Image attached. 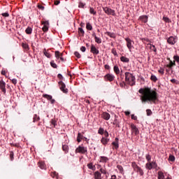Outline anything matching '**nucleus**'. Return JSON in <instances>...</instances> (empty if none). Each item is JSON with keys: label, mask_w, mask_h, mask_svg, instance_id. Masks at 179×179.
Returning <instances> with one entry per match:
<instances>
[{"label": "nucleus", "mask_w": 179, "mask_h": 179, "mask_svg": "<svg viewBox=\"0 0 179 179\" xmlns=\"http://www.w3.org/2000/svg\"><path fill=\"white\" fill-rule=\"evenodd\" d=\"M131 120H134V121H136L138 120V117L135 116V115H131Z\"/></svg>", "instance_id": "nucleus-62"}, {"label": "nucleus", "mask_w": 179, "mask_h": 179, "mask_svg": "<svg viewBox=\"0 0 179 179\" xmlns=\"http://www.w3.org/2000/svg\"><path fill=\"white\" fill-rule=\"evenodd\" d=\"M50 65H51V67L52 68H55V69H57V64H55V62H54V61H52V62H50Z\"/></svg>", "instance_id": "nucleus-48"}, {"label": "nucleus", "mask_w": 179, "mask_h": 179, "mask_svg": "<svg viewBox=\"0 0 179 179\" xmlns=\"http://www.w3.org/2000/svg\"><path fill=\"white\" fill-rule=\"evenodd\" d=\"M106 34L107 36H108L109 37H110L111 38H115V34H114L113 32L107 31V32H106Z\"/></svg>", "instance_id": "nucleus-29"}, {"label": "nucleus", "mask_w": 179, "mask_h": 179, "mask_svg": "<svg viewBox=\"0 0 179 179\" xmlns=\"http://www.w3.org/2000/svg\"><path fill=\"white\" fill-rule=\"evenodd\" d=\"M95 42L97 43V44H101V38L95 36Z\"/></svg>", "instance_id": "nucleus-42"}, {"label": "nucleus", "mask_w": 179, "mask_h": 179, "mask_svg": "<svg viewBox=\"0 0 179 179\" xmlns=\"http://www.w3.org/2000/svg\"><path fill=\"white\" fill-rule=\"evenodd\" d=\"M99 171L101 173V174H107V171L103 168H101Z\"/></svg>", "instance_id": "nucleus-50"}, {"label": "nucleus", "mask_w": 179, "mask_h": 179, "mask_svg": "<svg viewBox=\"0 0 179 179\" xmlns=\"http://www.w3.org/2000/svg\"><path fill=\"white\" fill-rule=\"evenodd\" d=\"M43 97H44V99H47V100H52V96L49 94H43Z\"/></svg>", "instance_id": "nucleus-37"}, {"label": "nucleus", "mask_w": 179, "mask_h": 179, "mask_svg": "<svg viewBox=\"0 0 179 179\" xmlns=\"http://www.w3.org/2000/svg\"><path fill=\"white\" fill-rule=\"evenodd\" d=\"M170 62L169 64L166 66L167 68H169V69H171V68H173V66H174V65H176V62H173L171 60H170V59H169Z\"/></svg>", "instance_id": "nucleus-25"}, {"label": "nucleus", "mask_w": 179, "mask_h": 179, "mask_svg": "<svg viewBox=\"0 0 179 179\" xmlns=\"http://www.w3.org/2000/svg\"><path fill=\"white\" fill-rule=\"evenodd\" d=\"M38 167L41 169V170H46L47 169V166H45V163L44 162H39L38 163Z\"/></svg>", "instance_id": "nucleus-17"}, {"label": "nucleus", "mask_w": 179, "mask_h": 179, "mask_svg": "<svg viewBox=\"0 0 179 179\" xmlns=\"http://www.w3.org/2000/svg\"><path fill=\"white\" fill-rule=\"evenodd\" d=\"M59 86L60 90L62 91L63 93H65V94L68 93V88H66V85L62 80H60L59 82Z\"/></svg>", "instance_id": "nucleus-7"}, {"label": "nucleus", "mask_w": 179, "mask_h": 179, "mask_svg": "<svg viewBox=\"0 0 179 179\" xmlns=\"http://www.w3.org/2000/svg\"><path fill=\"white\" fill-rule=\"evenodd\" d=\"M124 75H125V82H127V85H129L130 86H134L136 83L135 76H134V74L129 72H126Z\"/></svg>", "instance_id": "nucleus-2"}, {"label": "nucleus", "mask_w": 179, "mask_h": 179, "mask_svg": "<svg viewBox=\"0 0 179 179\" xmlns=\"http://www.w3.org/2000/svg\"><path fill=\"white\" fill-rule=\"evenodd\" d=\"M78 7L80 8H85V3L80 2L78 4Z\"/></svg>", "instance_id": "nucleus-63"}, {"label": "nucleus", "mask_w": 179, "mask_h": 179, "mask_svg": "<svg viewBox=\"0 0 179 179\" xmlns=\"http://www.w3.org/2000/svg\"><path fill=\"white\" fill-rule=\"evenodd\" d=\"M120 61H122V62L128 63V62H129V59L126 57L125 56H122L120 57Z\"/></svg>", "instance_id": "nucleus-26"}, {"label": "nucleus", "mask_w": 179, "mask_h": 179, "mask_svg": "<svg viewBox=\"0 0 179 179\" xmlns=\"http://www.w3.org/2000/svg\"><path fill=\"white\" fill-rule=\"evenodd\" d=\"M90 13L92 14V15H96L97 13L96 12V10H94V8L90 7Z\"/></svg>", "instance_id": "nucleus-44"}, {"label": "nucleus", "mask_w": 179, "mask_h": 179, "mask_svg": "<svg viewBox=\"0 0 179 179\" xmlns=\"http://www.w3.org/2000/svg\"><path fill=\"white\" fill-rule=\"evenodd\" d=\"M131 134L134 135L136 136V135H139V129L136 127V125L131 124Z\"/></svg>", "instance_id": "nucleus-8"}, {"label": "nucleus", "mask_w": 179, "mask_h": 179, "mask_svg": "<svg viewBox=\"0 0 179 179\" xmlns=\"http://www.w3.org/2000/svg\"><path fill=\"white\" fill-rule=\"evenodd\" d=\"M149 17L148 15H141L139 17L138 20L143 22V23H148Z\"/></svg>", "instance_id": "nucleus-16"}, {"label": "nucleus", "mask_w": 179, "mask_h": 179, "mask_svg": "<svg viewBox=\"0 0 179 179\" xmlns=\"http://www.w3.org/2000/svg\"><path fill=\"white\" fill-rule=\"evenodd\" d=\"M162 20L166 23H171V20L167 17H163Z\"/></svg>", "instance_id": "nucleus-34"}, {"label": "nucleus", "mask_w": 179, "mask_h": 179, "mask_svg": "<svg viewBox=\"0 0 179 179\" xmlns=\"http://www.w3.org/2000/svg\"><path fill=\"white\" fill-rule=\"evenodd\" d=\"M83 138H84L83 135H82L81 133H78L77 136V142L78 143L82 142V139H83Z\"/></svg>", "instance_id": "nucleus-24"}, {"label": "nucleus", "mask_w": 179, "mask_h": 179, "mask_svg": "<svg viewBox=\"0 0 179 179\" xmlns=\"http://www.w3.org/2000/svg\"><path fill=\"white\" fill-rule=\"evenodd\" d=\"M138 93L142 94L141 96L142 103H150V104H156V102L157 100H159V94H157V92L152 90L150 87L141 88L138 90Z\"/></svg>", "instance_id": "nucleus-1"}, {"label": "nucleus", "mask_w": 179, "mask_h": 179, "mask_svg": "<svg viewBox=\"0 0 179 179\" xmlns=\"http://www.w3.org/2000/svg\"><path fill=\"white\" fill-rule=\"evenodd\" d=\"M103 134H104V136H105L103 138H108V136H109L108 131H105Z\"/></svg>", "instance_id": "nucleus-56"}, {"label": "nucleus", "mask_w": 179, "mask_h": 179, "mask_svg": "<svg viewBox=\"0 0 179 179\" xmlns=\"http://www.w3.org/2000/svg\"><path fill=\"white\" fill-rule=\"evenodd\" d=\"M87 166L88 169H90V170H92V171H96V166L93 165V162L87 164Z\"/></svg>", "instance_id": "nucleus-21"}, {"label": "nucleus", "mask_w": 179, "mask_h": 179, "mask_svg": "<svg viewBox=\"0 0 179 179\" xmlns=\"http://www.w3.org/2000/svg\"><path fill=\"white\" fill-rule=\"evenodd\" d=\"M173 59L176 61V62H179V56L178 55L174 56Z\"/></svg>", "instance_id": "nucleus-57"}, {"label": "nucleus", "mask_w": 179, "mask_h": 179, "mask_svg": "<svg viewBox=\"0 0 179 179\" xmlns=\"http://www.w3.org/2000/svg\"><path fill=\"white\" fill-rule=\"evenodd\" d=\"M101 117L106 121H108V120H110V118L111 117V115H110V113H108L107 112H103L101 114Z\"/></svg>", "instance_id": "nucleus-12"}, {"label": "nucleus", "mask_w": 179, "mask_h": 179, "mask_svg": "<svg viewBox=\"0 0 179 179\" xmlns=\"http://www.w3.org/2000/svg\"><path fill=\"white\" fill-rule=\"evenodd\" d=\"M51 177H52V178L58 179V173H57V172H52L51 173Z\"/></svg>", "instance_id": "nucleus-39"}, {"label": "nucleus", "mask_w": 179, "mask_h": 179, "mask_svg": "<svg viewBox=\"0 0 179 179\" xmlns=\"http://www.w3.org/2000/svg\"><path fill=\"white\" fill-rule=\"evenodd\" d=\"M157 167V164L155 162H149L145 164V169L148 170H152V169H156Z\"/></svg>", "instance_id": "nucleus-5"}, {"label": "nucleus", "mask_w": 179, "mask_h": 179, "mask_svg": "<svg viewBox=\"0 0 179 179\" xmlns=\"http://www.w3.org/2000/svg\"><path fill=\"white\" fill-rule=\"evenodd\" d=\"M131 167L134 169V171L139 174V176H143V174H145V173L143 172V169L138 166V164H136V162H131Z\"/></svg>", "instance_id": "nucleus-3"}, {"label": "nucleus", "mask_w": 179, "mask_h": 179, "mask_svg": "<svg viewBox=\"0 0 179 179\" xmlns=\"http://www.w3.org/2000/svg\"><path fill=\"white\" fill-rule=\"evenodd\" d=\"M117 169L119 170V171H120V173H121V174H122V173H124V168L122 167V166L117 165Z\"/></svg>", "instance_id": "nucleus-35"}, {"label": "nucleus", "mask_w": 179, "mask_h": 179, "mask_svg": "<svg viewBox=\"0 0 179 179\" xmlns=\"http://www.w3.org/2000/svg\"><path fill=\"white\" fill-rule=\"evenodd\" d=\"M74 55L76 57H77L78 58H80V57H81L80 53H79L78 52H75Z\"/></svg>", "instance_id": "nucleus-53"}, {"label": "nucleus", "mask_w": 179, "mask_h": 179, "mask_svg": "<svg viewBox=\"0 0 179 179\" xmlns=\"http://www.w3.org/2000/svg\"><path fill=\"white\" fill-rule=\"evenodd\" d=\"M90 52L94 54V55H97L99 54L100 52L99 51V50H97V48H96V46H94V45H92Z\"/></svg>", "instance_id": "nucleus-15"}, {"label": "nucleus", "mask_w": 179, "mask_h": 179, "mask_svg": "<svg viewBox=\"0 0 179 179\" xmlns=\"http://www.w3.org/2000/svg\"><path fill=\"white\" fill-rule=\"evenodd\" d=\"M5 86H6V83L2 80H0V89L1 92H3V94H6V88Z\"/></svg>", "instance_id": "nucleus-10"}, {"label": "nucleus", "mask_w": 179, "mask_h": 179, "mask_svg": "<svg viewBox=\"0 0 179 179\" xmlns=\"http://www.w3.org/2000/svg\"><path fill=\"white\" fill-rule=\"evenodd\" d=\"M55 55L57 59H59L62 55H64L63 53L59 52V51H55Z\"/></svg>", "instance_id": "nucleus-22"}, {"label": "nucleus", "mask_w": 179, "mask_h": 179, "mask_svg": "<svg viewBox=\"0 0 179 179\" xmlns=\"http://www.w3.org/2000/svg\"><path fill=\"white\" fill-rule=\"evenodd\" d=\"M2 16H3L4 17H9V13H3L1 14Z\"/></svg>", "instance_id": "nucleus-54"}, {"label": "nucleus", "mask_w": 179, "mask_h": 179, "mask_svg": "<svg viewBox=\"0 0 179 179\" xmlns=\"http://www.w3.org/2000/svg\"><path fill=\"white\" fill-rule=\"evenodd\" d=\"M158 72L162 75H164V69H160Z\"/></svg>", "instance_id": "nucleus-60"}, {"label": "nucleus", "mask_w": 179, "mask_h": 179, "mask_svg": "<svg viewBox=\"0 0 179 179\" xmlns=\"http://www.w3.org/2000/svg\"><path fill=\"white\" fill-rule=\"evenodd\" d=\"M164 173L162 171L158 172V179H164Z\"/></svg>", "instance_id": "nucleus-32"}, {"label": "nucleus", "mask_w": 179, "mask_h": 179, "mask_svg": "<svg viewBox=\"0 0 179 179\" xmlns=\"http://www.w3.org/2000/svg\"><path fill=\"white\" fill-rule=\"evenodd\" d=\"M86 29H87V30H93V27L92 26L90 22H87L86 24Z\"/></svg>", "instance_id": "nucleus-33"}, {"label": "nucleus", "mask_w": 179, "mask_h": 179, "mask_svg": "<svg viewBox=\"0 0 179 179\" xmlns=\"http://www.w3.org/2000/svg\"><path fill=\"white\" fill-rule=\"evenodd\" d=\"M33 32V28L28 27L26 29H25V33L27 34H31V33Z\"/></svg>", "instance_id": "nucleus-27"}, {"label": "nucleus", "mask_w": 179, "mask_h": 179, "mask_svg": "<svg viewBox=\"0 0 179 179\" xmlns=\"http://www.w3.org/2000/svg\"><path fill=\"white\" fill-rule=\"evenodd\" d=\"M111 52L112 54H113V55H117V50H115V48H113Z\"/></svg>", "instance_id": "nucleus-58"}, {"label": "nucleus", "mask_w": 179, "mask_h": 179, "mask_svg": "<svg viewBox=\"0 0 179 179\" xmlns=\"http://www.w3.org/2000/svg\"><path fill=\"white\" fill-rule=\"evenodd\" d=\"M146 113H147V115H148V116H150L151 114H152V110H150V109H147Z\"/></svg>", "instance_id": "nucleus-52"}, {"label": "nucleus", "mask_w": 179, "mask_h": 179, "mask_svg": "<svg viewBox=\"0 0 179 179\" xmlns=\"http://www.w3.org/2000/svg\"><path fill=\"white\" fill-rule=\"evenodd\" d=\"M108 142H110V138H107L103 137V138L101 139V143L102 145H103L104 146H106V145H107V143H108Z\"/></svg>", "instance_id": "nucleus-19"}, {"label": "nucleus", "mask_w": 179, "mask_h": 179, "mask_svg": "<svg viewBox=\"0 0 179 179\" xmlns=\"http://www.w3.org/2000/svg\"><path fill=\"white\" fill-rule=\"evenodd\" d=\"M103 12L106 13V15H112V16H115V10L108 8V7H103Z\"/></svg>", "instance_id": "nucleus-6"}, {"label": "nucleus", "mask_w": 179, "mask_h": 179, "mask_svg": "<svg viewBox=\"0 0 179 179\" xmlns=\"http://www.w3.org/2000/svg\"><path fill=\"white\" fill-rule=\"evenodd\" d=\"M177 41H178L177 36H170L167 39V43L169 44H170L171 45H174V44H176V43H177Z\"/></svg>", "instance_id": "nucleus-9"}, {"label": "nucleus", "mask_w": 179, "mask_h": 179, "mask_svg": "<svg viewBox=\"0 0 179 179\" xmlns=\"http://www.w3.org/2000/svg\"><path fill=\"white\" fill-rule=\"evenodd\" d=\"M104 129L100 127L98 130V134H99V135H103L104 134Z\"/></svg>", "instance_id": "nucleus-41"}, {"label": "nucleus", "mask_w": 179, "mask_h": 179, "mask_svg": "<svg viewBox=\"0 0 179 179\" xmlns=\"http://www.w3.org/2000/svg\"><path fill=\"white\" fill-rule=\"evenodd\" d=\"M171 83H176V85H178V81H177V80H176L174 78L171 79Z\"/></svg>", "instance_id": "nucleus-59"}, {"label": "nucleus", "mask_w": 179, "mask_h": 179, "mask_svg": "<svg viewBox=\"0 0 179 179\" xmlns=\"http://www.w3.org/2000/svg\"><path fill=\"white\" fill-rule=\"evenodd\" d=\"M38 8L41 10H44V6L39 4L38 5Z\"/></svg>", "instance_id": "nucleus-64"}, {"label": "nucleus", "mask_w": 179, "mask_h": 179, "mask_svg": "<svg viewBox=\"0 0 179 179\" xmlns=\"http://www.w3.org/2000/svg\"><path fill=\"white\" fill-rule=\"evenodd\" d=\"M94 179H101V173L99 171H96L94 173Z\"/></svg>", "instance_id": "nucleus-20"}, {"label": "nucleus", "mask_w": 179, "mask_h": 179, "mask_svg": "<svg viewBox=\"0 0 179 179\" xmlns=\"http://www.w3.org/2000/svg\"><path fill=\"white\" fill-rule=\"evenodd\" d=\"M13 156H14L13 151H10V159L11 162H13V159H14Z\"/></svg>", "instance_id": "nucleus-47"}, {"label": "nucleus", "mask_w": 179, "mask_h": 179, "mask_svg": "<svg viewBox=\"0 0 179 179\" xmlns=\"http://www.w3.org/2000/svg\"><path fill=\"white\" fill-rule=\"evenodd\" d=\"M150 80H152V82H157V77H156L155 75H152Z\"/></svg>", "instance_id": "nucleus-43"}, {"label": "nucleus", "mask_w": 179, "mask_h": 179, "mask_svg": "<svg viewBox=\"0 0 179 179\" xmlns=\"http://www.w3.org/2000/svg\"><path fill=\"white\" fill-rule=\"evenodd\" d=\"M57 78H58V79H60V80H62V79H64V76H62V74H61V73H59L57 75Z\"/></svg>", "instance_id": "nucleus-61"}, {"label": "nucleus", "mask_w": 179, "mask_h": 179, "mask_svg": "<svg viewBox=\"0 0 179 179\" xmlns=\"http://www.w3.org/2000/svg\"><path fill=\"white\" fill-rule=\"evenodd\" d=\"M169 162H175L176 161V157L174 155H170L169 157Z\"/></svg>", "instance_id": "nucleus-45"}, {"label": "nucleus", "mask_w": 179, "mask_h": 179, "mask_svg": "<svg viewBox=\"0 0 179 179\" xmlns=\"http://www.w3.org/2000/svg\"><path fill=\"white\" fill-rule=\"evenodd\" d=\"M76 153H81V155H86V153H87V148L79 145L76 149Z\"/></svg>", "instance_id": "nucleus-4"}, {"label": "nucleus", "mask_w": 179, "mask_h": 179, "mask_svg": "<svg viewBox=\"0 0 179 179\" xmlns=\"http://www.w3.org/2000/svg\"><path fill=\"white\" fill-rule=\"evenodd\" d=\"M145 159H146V160L149 162H150V160L152 159V157L150 156V155L147 154V155H145Z\"/></svg>", "instance_id": "nucleus-46"}, {"label": "nucleus", "mask_w": 179, "mask_h": 179, "mask_svg": "<svg viewBox=\"0 0 179 179\" xmlns=\"http://www.w3.org/2000/svg\"><path fill=\"white\" fill-rule=\"evenodd\" d=\"M150 45V50H152V51H154V52H156L157 51V49L156 48V46L152 44H149Z\"/></svg>", "instance_id": "nucleus-38"}, {"label": "nucleus", "mask_w": 179, "mask_h": 179, "mask_svg": "<svg viewBox=\"0 0 179 179\" xmlns=\"http://www.w3.org/2000/svg\"><path fill=\"white\" fill-rule=\"evenodd\" d=\"M108 162V157H100L101 163H107Z\"/></svg>", "instance_id": "nucleus-23"}, {"label": "nucleus", "mask_w": 179, "mask_h": 179, "mask_svg": "<svg viewBox=\"0 0 179 179\" xmlns=\"http://www.w3.org/2000/svg\"><path fill=\"white\" fill-rule=\"evenodd\" d=\"M50 122H51L52 125H53V127H55V125H57V121L55 120V119H52Z\"/></svg>", "instance_id": "nucleus-51"}, {"label": "nucleus", "mask_w": 179, "mask_h": 179, "mask_svg": "<svg viewBox=\"0 0 179 179\" xmlns=\"http://www.w3.org/2000/svg\"><path fill=\"white\" fill-rule=\"evenodd\" d=\"M42 24H43V27L42 28L43 31H44L45 33L46 31H48V24H50L48 21H43V22H42Z\"/></svg>", "instance_id": "nucleus-14"}, {"label": "nucleus", "mask_w": 179, "mask_h": 179, "mask_svg": "<svg viewBox=\"0 0 179 179\" xmlns=\"http://www.w3.org/2000/svg\"><path fill=\"white\" fill-rule=\"evenodd\" d=\"M105 80H108V82H113L115 79V76L113 74L108 73L104 76Z\"/></svg>", "instance_id": "nucleus-11"}, {"label": "nucleus", "mask_w": 179, "mask_h": 179, "mask_svg": "<svg viewBox=\"0 0 179 179\" xmlns=\"http://www.w3.org/2000/svg\"><path fill=\"white\" fill-rule=\"evenodd\" d=\"M59 3H61V1H59V0H55L54 1V5L58 6Z\"/></svg>", "instance_id": "nucleus-55"}, {"label": "nucleus", "mask_w": 179, "mask_h": 179, "mask_svg": "<svg viewBox=\"0 0 179 179\" xmlns=\"http://www.w3.org/2000/svg\"><path fill=\"white\" fill-rule=\"evenodd\" d=\"M118 138H115V141L112 143L113 146H114V148L117 150L118 148H120V145L118 144Z\"/></svg>", "instance_id": "nucleus-18"}, {"label": "nucleus", "mask_w": 179, "mask_h": 179, "mask_svg": "<svg viewBox=\"0 0 179 179\" xmlns=\"http://www.w3.org/2000/svg\"><path fill=\"white\" fill-rule=\"evenodd\" d=\"M37 121H40V116L37 114H35L33 117V122H37Z\"/></svg>", "instance_id": "nucleus-30"}, {"label": "nucleus", "mask_w": 179, "mask_h": 179, "mask_svg": "<svg viewBox=\"0 0 179 179\" xmlns=\"http://www.w3.org/2000/svg\"><path fill=\"white\" fill-rule=\"evenodd\" d=\"M78 34H81L82 36H85V31L83 28L80 27L78 28Z\"/></svg>", "instance_id": "nucleus-36"}, {"label": "nucleus", "mask_w": 179, "mask_h": 179, "mask_svg": "<svg viewBox=\"0 0 179 179\" xmlns=\"http://www.w3.org/2000/svg\"><path fill=\"white\" fill-rule=\"evenodd\" d=\"M113 125H115L116 127H117L118 128H120V122H118V121H117V120H115L113 122Z\"/></svg>", "instance_id": "nucleus-49"}, {"label": "nucleus", "mask_w": 179, "mask_h": 179, "mask_svg": "<svg viewBox=\"0 0 179 179\" xmlns=\"http://www.w3.org/2000/svg\"><path fill=\"white\" fill-rule=\"evenodd\" d=\"M125 41L127 42V47L131 51L132 50V40L129 38H126Z\"/></svg>", "instance_id": "nucleus-13"}, {"label": "nucleus", "mask_w": 179, "mask_h": 179, "mask_svg": "<svg viewBox=\"0 0 179 179\" xmlns=\"http://www.w3.org/2000/svg\"><path fill=\"white\" fill-rule=\"evenodd\" d=\"M62 150H64V152H65L66 153H68V152L69 150V147L66 145H62Z\"/></svg>", "instance_id": "nucleus-31"}, {"label": "nucleus", "mask_w": 179, "mask_h": 179, "mask_svg": "<svg viewBox=\"0 0 179 179\" xmlns=\"http://www.w3.org/2000/svg\"><path fill=\"white\" fill-rule=\"evenodd\" d=\"M113 71L116 75H120V68H118V66H114Z\"/></svg>", "instance_id": "nucleus-28"}, {"label": "nucleus", "mask_w": 179, "mask_h": 179, "mask_svg": "<svg viewBox=\"0 0 179 179\" xmlns=\"http://www.w3.org/2000/svg\"><path fill=\"white\" fill-rule=\"evenodd\" d=\"M43 54L47 57V58H51V54L48 53L45 49L43 50Z\"/></svg>", "instance_id": "nucleus-40"}]
</instances>
